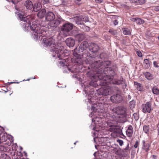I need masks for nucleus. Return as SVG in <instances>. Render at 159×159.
Wrapping results in <instances>:
<instances>
[{"mask_svg": "<svg viewBox=\"0 0 159 159\" xmlns=\"http://www.w3.org/2000/svg\"><path fill=\"white\" fill-rule=\"evenodd\" d=\"M43 42L45 47L50 48V51L53 53L52 56L56 57V58H59V66L65 67L69 71L73 72V71H71L68 67V59L62 58L65 57V55L64 51H63L64 47L61 44L57 43L55 40L52 38H43Z\"/></svg>", "mask_w": 159, "mask_h": 159, "instance_id": "1", "label": "nucleus"}, {"mask_svg": "<svg viewBox=\"0 0 159 159\" xmlns=\"http://www.w3.org/2000/svg\"><path fill=\"white\" fill-rule=\"evenodd\" d=\"M17 15L19 19L25 23L23 25V27L25 31L28 30L30 27L32 31V36L34 39L37 40L42 36V34L43 31L41 30L40 26L39 25L35 24L34 23H33L31 25L29 23L30 21L29 16H27L26 15L22 13H19Z\"/></svg>", "mask_w": 159, "mask_h": 159, "instance_id": "2", "label": "nucleus"}, {"mask_svg": "<svg viewBox=\"0 0 159 159\" xmlns=\"http://www.w3.org/2000/svg\"><path fill=\"white\" fill-rule=\"evenodd\" d=\"M95 58L89 57L85 60L86 63L91 64L92 68L96 70V69H99L98 70H101V68H103V66H109L111 64V62L110 61H107L104 62H101L100 61H94V59Z\"/></svg>", "mask_w": 159, "mask_h": 159, "instance_id": "3", "label": "nucleus"}, {"mask_svg": "<svg viewBox=\"0 0 159 159\" xmlns=\"http://www.w3.org/2000/svg\"><path fill=\"white\" fill-rule=\"evenodd\" d=\"M108 126L109 127V130L117 134H121L122 133V130L117 125V123L116 121L110 120L107 122Z\"/></svg>", "mask_w": 159, "mask_h": 159, "instance_id": "4", "label": "nucleus"}, {"mask_svg": "<svg viewBox=\"0 0 159 159\" xmlns=\"http://www.w3.org/2000/svg\"><path fill=\"white\" fill-rule=\"evenodd\" d=\"M89 45L87 41H84L80 44L79 47V51L83 52V53L82 54L83 57L86 59L89 57V55H90V52H89Z\"/></svg>", "mask_w": 159, "mask_h": 159, "instance_id": "5", "label": "nucleus"}, {"mask_svg": "<svg viewBox=\"0 0 159 159\" xmlns=\"http://www.w3.org/2000/svg\"><path fill=\"white\" fill-rule=\"evenodd\" d=\"M115 90L118 92L119 89L116 87H108L106 88H101L98 90L97 92V94L100 95L107 96L111 94L113 90Z\"/></svg>", "mask_w": 159, "mask_h": 159, "instance_id": "6", "label": "nucleus"}, {"mask_svg": "<svg viewBox=\"0 0 159 159\" xmlns=\"http://www.w3.org/2000/svg\"><path fill=\"white\" fill-rule=\"evenodd\" d=\"M71 21L75 22L78 25H83L84 23L82 22H85L88 21L89 20L87 17L82 15L76 16L70 19Z\"/></svg>", "mask_w": 159, "mask_h": 159, "instance_id": "7", "label": "nucleus"}, {"mask_svg": "<svg viewBox=\"0 0 159 159\" xmlns=\"http://www.w3.org/2000/svg\"><path fill=\"white\" fill-rule=\"evenodd\" d=\"M99 49L98 46L96 44L94 43H91L89 45V51H90V55L89 57L95 58L98 55V51Z\"/></svg>", "mask_w": 159, "mask_h": 159, "instance_id": "8", "label": "nucleus"}, {"mask_svg": "<svg viewBox=\"0 0 159 159\" xmlns=\"http://www.w3.org/2000/svg\"><path fill=\"white\" fill-rule=\"evenodd\" d=\"M112 111L114 113L118 115L122 116L125 118H126L129 113L128 111L125 107H118L114 108Z\"/></svg>", "mask_w": 159, "mask_h": 159, "instance_id": "9", "label": "nucleus"}, {"mask_svg": "<svg viewBox=\"0 0 159 159\" xmlns=\"http://www.w3.org/2000/svg\"><path fill=\"white\" fill-rule=\"evenodd\" d=\"M0 138L1 141V143H4V144H6L8 146H10L11 143L9 142V139H8L7 135V133L2 132L1 129H0Z\"/></svg>", "mask_w": 159, "mask_h": 159, "instance_id": "10", "label": "nucleus"}, {"mask_svg": "<svg viewBox=\"0 0 159 159\" xmlns=\"http://www.w3.org/2000/svg\"><path fill=\"white\" fill-rule=\"evenodd\" d=\"M142 111L144 113H150L152 110L151 103L150 102H147L145 104H143L141 106Z\"/></svg>", "mask_w": 159, "mask_h": 159, "instance_id": "11", "label": "nucleus"}, {"mask_svg": "<svg viewBox=\"0 0 159 159\" xmlns=\"http://www.w3.org/2000/svg\"><path fill=\"white\" fill-rule=\"evenodd\" d=\"M98 76V78L99 79L101 80V82H102V81H105V83L106 84H107L109 82L111 81L113 79L112 76L111 77L110 75H102V76L101 77V75H97Z\"/></svg>", "mask_w": 159, "mask_h": 159, "instance_id": "12", "label": "nucleus"}, {"mask_svg": "<svg viewBox=\"0 0 159 159\" xmlns=\"http://www.w3.org/2000/svg\"><path fill=\"white\" fill-rule=\"evenodd\" d=\"M73 25L72 24L68 23L64 24L61 30L62 31L68 32L71 30L73 28Z\"/></svg>", "mask_w": 159, "mask_h": 159, "instance_id": "13", "label": "nucleus"}, {"mask_svg": "<svg viewBox=\"0 0 159 159\" xmlns=\"http://www.w3.org/2000/svg\"><path fill=\"white\" fill-rule=\"evenodd\" d=\"M55 17V16L52 12L49 11L46 14V19L48 21H51L53 20Z\"/></svg>", "mask_w": 159, "mask_h": 159, "instance_id": "14", "label": "nucleus"}, {"mask_svg": "<svg viewBox=\"0 0 159 159\" xmlns=\"http://www.w3.org/2000/svg\"><path fill=\"white\" fill-rule=\"evenodd\" d=\"M107 66H103V68H101V71H102L103 70V73L105 74H111V72H114V71L111 67H107Z\"/></svg>", "mask_w": 159, "mask_h": 159, "instance_id": "15", "label": "nucleus"}, {"mask_svg": "<svg viewBox=\"0 0 159 159\" xmlns=\"http://www.w3.org/2000/svg\"><path fill=\"white\" fill-rule=\"evenodd\" d=\"M65 42L67 45L69 47H73L75 44L74 40L71 38H67Z\"/></svg>", "mask_w": 159, "mask_h": 159, "instance_id": "16", "label": "nucleus"}, {"mask_svg": "<svg viewBox=\"0 0 159 159\" xmlns=\"http://www.w3.org/2000/svg\"><path fill=\"white\" fill-rule=\"evenodd\" d=\"M113 92L116 93V94L111 96L110 99H119L120 98L121 96L120 94V91L119 89V92L114 90H113Z\"/></svg>", "mask_w": 159, "mask_h": 159, "instance_id": "17", "label": "nucleus"}, {"mask_svg": "<svg viewBox=\"0 0 159 159\" xmlns=\"http://www.w3.org/2000/svg\"><path fill=\"white\" fill-rule=\"evenodd\" d=\"M133 133V130L132 126L130 125L126 131V134L127 136L129 137H131Z\"/></svg>", "mask_w": 159, "mask_h": 159, "instance_id": "18", "label": "nucleus"}, {"mask_svg": "<svg viewBox=\"0 0 159 159\" xmlns=\"http://www.w3.org/2000/svg\"><path fill=\"white\" fill-rule=\"evenodd\" d=\"M24 6L27 9L31 10L33 7V4L31 1L26 0L24 3Z\"/></svg>", "mask_w": 159, "mask_h": 159, "instance_id": "19", "label": "nucleus"}, {"mask_svg": "<svg viewBox=\"0 0 159 159\" xmlns=\"http://www.w3.org/2000/svg\"><path fill=\"white\" fill-rule=\"evenodd\" d=\"M42 5L40 2H36L33 6V8L34 10L36 12L38 11L42 8Z\"/></svg>", "mask_w": 159, "mask_h": 159, "instance_id": "20", "label": "nucleus"}, {"mask_svg": "<svg viewBox=\"0 0 159 159\" xmlns=\"http://www.w3.org/2000/svg\"><path fill=\"white\" fill-rule=\"evenodd\" d=\"M134 87L139 91H142L143 90V87L142 85L137 82H135L134 83Z\"/></svg>", "mask_w": 159, "mask_h": 159, "instance_id": "21", "label": "nucleus"}, {"mask_svg": "<svg viewBox=\"0 0 159 159\" xmlns=\"http://www.w3.org/2000/svg\"><path fill=\"white\" fill-rule=\"evenodd\" d=\"M46 10L43 9L40 11L38 13L37 15L40 18H43L46 15Z\"/></svg>", "mask_w": 159, "mask_h": 159, "instance_id": "22", "label": "nucleus"}, {"mask_svg": "<svg viewBox=\"0 0 159 159\" xmlns=\"http://www.w3.org/2000/svg\"><path fill=\"white\" fill-rule=\"evenodd\" d=\"M60 23V21L59 20H56L52 22L50 24V25L52 27H56Z\"/></svg>", "mask_w": 159, "mask_h": 159, "instance_id": "23", "label": "nucleus"}, {"mask_svg": "<svg viewBox=\"0 0 159 159\" xmlns=\"http://www.w3.org/2000/svg\"><path fill=\"white\" fill-rule=\"evenodd\" d=\"M145 77L148 80H150L152 79V75L149 72H146L144 73Z\"/></svg>", "mask_w": 159, "mask_h": 159, "instance_id": "24", "label": "nucleus"}, {"mask_svg": "<svg viewBox=\"0 0 159 159\" xmlns=\"http://www.w3.org/2000/svg\"><path fill=\"white\" fill-rule=\"evenodd\" d=\"M143 65L146 69L148 68L150 66L149 60L147 59H144L143 61Z\"/></svg>", "mask_w": 159, "mask_h": 159, "instance_id": "25", "label": "nucleus"}, {"mask_svg": "<svg viewBox=\"0 0 159 159\" xmlns=\"http://www.w3.org/2000/svg\"><path fill=\"white\" fill-rule=\"evenodd\" d=\"M152 93L158 95L159 94V88L156 86H154L152 88Z\"/></svg>", "mask_w": 159, "mask_h": 159, "instance_id": "26", "label": "nucleus"}, {"mask_svg": "<svg viewBox=\"0 0 159 159\" xmlns=\"http://www.w3.org/2000/svg\"><path fill=\"white\" fill-rule=\"evenodd\" d=\"M77 49H74L73 55L74 57L76 58H79L80 57L81 54H79L77 52Z\"/></svg>", "mask_w": 159, "mask_h": 159, "instance_id": "27", "label": "nucleus"}, {"mask_svg": "<svg viewBox=\"0 0 159 159\" xmlns=\"http://www.w3.org/2000/svg\"><path fill=\"white\" fill-rule=\"evenodd\" d=\"M149 125H144L143 126V130L144 132L147 134L149 133Z\"/></svg>", "mask_w": 159, "mask_h": 159, "instance_id": "28", "label": "nucleus"}, {"mask_svg": "<svg viewBox=\"0 0 159 159\" xmlns=\"http://www.w3.org/2000/svg\"><path fill=\"white\" fill-rule=\"evenodd\" d=\"M1 159H11V157L7 154H3L1 155Z\"/></svg>", "mask_w": 159, "mask_h": 159, "instance_id": "29", "label": "nucleus"}, {"mask_svg": "<svg viewBox=\"0 0 159 159\" xmlns=\"http://www.w3.org/2000/svg\"><path fill=\"white\" fill-rule=\"evenodd\" d=\"M142 143L143 144L142 148L145 149V148H146L147 147H149V144L148 143H146L144 140L143 141Z\"/></svg>", "mask_w": 159, "mask_h": 159, "instance_id": "30", "label": "nucleus"}, {"mask_svg": "<svg viewBox=\"0 0 159 159\" xmlns=\"http://www.w3.org/2000/svg\"><path fill=\"white\" fill-rule=\"evenodd\" d=\"M123 33L125 35H129L130 33V31L128 29H124L123 30Z\"/></svg>", "mask_w": 159, "mask_h": 159, "instance_id": "31", "label": "nucleus"}, {"mask_svg": "<svg viewBox=\"0 0 159 159\" xmlns=\"http://www.w3.org/2000/svg\"><path fill=\"white\" fill-rule=\"evenodd\" d=\"M77 37L79 38L78 41L79 42L82 41L85 37L84 35L81 34H80L78 35Z\"/></svg>", "mask_w": 159, "mask_h": 159, "instance_id": "32", "label": "nucleus"}, {"mask_svg": "<svg viewBox=\"0 0 159 159\" xmlns=\"http://www.w3.org/2000/svg\"><path fill=\"white\" fill-rule=\"evenodd\" d=\"M122 80H115L112 82L113 84H117L119 85L120 84L122 83Z\"/></svg>", "mask_w": 159, "mask_h": 159, "instance_id": "33", "label": "nucleus"}, {"mask_svg": "<svg viewBox=\"0 0 159 159\" xmlns=\"http://www.w3.org/2000/svg\"><path fill=\"white\" fill-rule=\"evenodd\" d=\"M89 84L90 85L94 87H96L98 85L97 82L95 81H92L89 83Z\"/></svg>", "mask_w": 159, "mask_h": 159, "instance_id": "34", "label": "nucleus"}, {"mask_svg": "<svg viewBox=\"0 0 159 159\" xmlns=\"http://www.w3.org/2000/svg\"><path fill=\"white\" fill-rule=\"evenodd\" d=\"M7 150L6 147L3 145H0V151H5Z\"/></svg>", "mask_w": 159, "mask_h": 159, "instance_id": "35", "label": "nucleus"}, {"mask_svg": "<svg viewBox=\"0 0 159 159\" xmlns=\"http://www.w3.org/2000/svg\"><path fill=\"white\" fill-rule=\"evenodd\" d=\"M9 2H11L14 4H16L21 0H6Z\"/></svg>", "mask_w": 159, "mask_h": 159, "instance_id": "36", "label": "nucleus"}, {"mask_svg": "<svg viewBox=\"0 0 159 159\" xmlns=\"http://www.w3.org/2000/svg\"><path fill=\"white\" fill-rule=\"evenodd\" d=\"M136 22L139 24H141L144 23V21L140 18H137Z\"/></svg>", "mask_w": 159, "mask_h": 159, "instance_id": "37", "label": "nucleus"}, {"mask_svg": "<svg viewBox=\"0 0 159 159\" xmlns=\"http://www.w3.org/2000/svg\"><path fill=\"white\" fill-rule=\"evenodd\" d=\"M12 159H17L19 158L18 157V156L16 153L14 152L13 154H12Z\"/></svg>", "mask_w": 159, "mask_h": 159, "instance_id": "38", "label": "nucleus"}, {"mask_svg": "<svg viewBox=\"0 0 159 159\" xmlns=\"http://www.w3.org/2000/svg\"><path fill=\"white\" fill-rule=\"evenodd\" d=\"M133 100H132V101H131L129 103V104L131 108H133L134 107L135 105L134 103Z\"/></svg>", "mask_w": 159, "mask_h": 159, "instance_id": "39", "label": "nucleus"}, {"mask_svg": "<svg viewBox=\"0 0 159 159\" xmlns=\"http://www.w3.org/2000/svg\"><path fill=\"white\" fill-rule=\"evenodd\" d=\"M116 141L119 143V145L120 146H122L124 144L123 141L120 139H118L116 140Z\"/></svg>", "mask_w": 159, "mask_h": 159, "instance_id": "40", "label": "nucleus"}, {"mask_svg": "<svg viewBox=\"0 0 159 159\" xmlns=\"http://www.w3.org/2000/svg\"><path fill=\"white\" fill-rule=\"evenodd\" d=\"M100 120V119H99L98 118H96L95 119H93L92 120V121L93 122H94L95 123L97 124V122H99Z\"/></svg>", "mask_w": 159, "mask_h": 159, "instance_id": "41", "label": "nucleus"}, {"mask_svg": "<svg viewBox=\"0 0 159 159\" xmlns=\"http://www.w3.org/2000/svg\"><path fill=\"white\" fill-rule=\"evenodd\" d=\"M146 2L145 0H138V2L140 4H144Z\"/></svg>", "mask_w": 159, "mask_h": 159, "instance_id": "42", "label": "nucleus"}, {"mask_svg": "<svg viewBox=\"0 0 159 159\" xmlns=\"http://www.w3.org/2000/svg\"><path fill=\"white\" fill-rule=\"evenodd\" d=\"M50 0H41L43 4H47L49 2Z\"/></svg>", "mask_w": 159, "mask_h": 159, "instance_id": "43", "label": "nucleus"}, {"mask_svg": "<svg viewBox=\"0 0 159 159\" xmlns=\"http://www.w3.org/2000/svg\"><path fill=\"white\" fill-rule=\"evenodd\" d=\"M109 32L112 34H115L116 33V30H109Z\"/></svg>", "mask_w": 159, "mask_h": 159, "instance_id": "44", "label": "nucleus"}, {"mask_svg": "<svg viewBox=\"0 0 159 159\" xmlns=\"http://www.w3.org/2000/svg\"><path fill=\"white\" fill-rule=\"evenodd\" d=\"M138 56L141 57L142 56V54L140 51H138L136 52Z\"/></svg>", "mask_w": 159, "mask_h": 159, "instance_id": "45", "label": "nucleus"}, {"mask_svg": "<svg viewBox=\"0 0 159 159\" xmlns=\"http://www.w3.org/2000/svg\"><path fill=\"white\" fill-rule=\"evenodd\" d=\"M112 102L116 103H120L121 102V100H111Z\"/></svg>", "mask_w": 159, "mask_h": 159, "instance_id": "46", "label": "nucleus"}, {"mask_svg": "<svg viewBox=\"0 0 159 159\" xmlns=\"http://www.w3.org/2000/svg\"><path fill=\"white\" fill-rule=\"evenodd\" d=\"M133 116L134 119L136 120H137L138 119V114L136 113H134L133 114Z\"/></svg>", "mask_w": 159, "mask_h": 159, "instance_id": "47", "label": "nucleus"}, {"mask_svg": "<svg viewBox=\"0 0 159 159\" xmlns=\"http://www.w3.org/2000/svg\"><path fill=\"white\" fill-rule=\"evenodd\" d=\"M139 144V143L138 141H136L135 142V144L134 145V147L135 148H137L138 147Z\"/></svg>", "mask_w": 159, "mask_h": 159, "instance_id": "48", "label": "nucleus"}, {"mask_svg": "<svg viewBox=\"0 0 159 159\" xmlns=\"http://www.w3.org/2000/svg\"><path fill=\"white\" fill-rule=\"evenodd\" d=\"M153 64L154 66L155 67H159V66H158V65H157L158 63L156 61H154L153 62Z\"/></svg>", "mask_w": 159, "mask_h": 159, "instance_id": "49", "label": "nucleus"}, {"mask_svg": "<svg viewBox=\"0 0 159 159\" xmlns=\"http://www.w3.org/2000/svg\"><path fill=\"white\" fill-rule=\"evenodd\" d=\"M131 3H137L138 0H129Z\"/></svg>", "mask_w": 159, "mask_h": 159, "instance_id": "50", "label": "nucleus"}, {"mask_svg": "<svg viewBox=\"0 0 159 159\" xmlns=\"http://www.w3.org/2000/svg\"><path fill=\"white\" fill-rule=\"evenodd\" d=\"M157 134L158 135H159V122L157 125Z\"/></svg>", "mask_w": 159, "mask_h": 159, "instance_id": "51", "label": "nucleus"}, {"mask_svg": "<svg viewBox=\"0 0 159 159\" xmlns=\"http://www.w3.org/2000/svg\"><path fill=\"white\" fill-rule=\"evenodd\" d=\"M95 1L97 3H101L103 2V0H95Z\"/></svg>", "mask_w": 159, "mask_h": 159, "instance_id": "52", "label": "nucleus"}, {"mask_svg": "<svg viewBox=\"0 0 159 159\" xmlns=\"http://www.w3.org/2000/svg\"><path fill=\"white\" fill-rule=\"evenodd\" d=\"M129 148V144L128 143L126 148L124 149L125 150H128Z\"/></svg>", "mask_w": 159, "mask_h": 159, "instance_id": "53", "label": "nucleus"}, {"mask_svg": "<svg viewBox=\"0 0 159 159\" xmlns=\"http://www.w3.org/2000/svg\"><path fill=\"white\" fill-rule=\"evenodd\" d=\"M118 22L117 20H115V21L114 22V24L115 25H118Z\"/></svg>", "mask_w": 159, "mask_h": 159, "instance_id": "54", "label": "nucleus"}, {"mask_svg": "<svg viewBox=\"0 0 159 159\" xmlns=\"http://www.w3.org/2000/svg\"><path fill=\"white\" fill-rule=\"evenodd\" d=\"M136 20H137V18H133L131 19V20L132 21H134V22H136Z\"/></svg>", "mask_w": 159, "mask_h": 159, "instance_id": "55", "label": "nucleus"}, {"mask_svg": "<svg viewBox=\"0 0 159 159\" xmlns=\"http://www.w3.org/2000/svg\"><path fill=\"white\" fill-rule=\"evenodd\" d=\"M155 9L156 11H159V6H156L155 7Z\"/></svg>", "mask_w": 159, "mask_h": 159, "instance_id": "56", "label": "nucleus"}, {"mask_svg": "<svg viewBox=\"0 0 159 159\" xmlns=\"http://www.w3.org/2000/svg\"><path fill=\"white\" fill-rule=\"evenodd\" d=\"M92 102L91 101V100H89V101L88 102L87 104L88 105V103H90V104H93V103H92Z\"/></svg>", "mask_w": 159, "mask_h": 159, "instance_id": "57", "label": "nucleus"}, {"mask_svg": "<svg viewBox=\"0 0 159 159\" xmlns=\"http://www.w3.org/2000/svg\"><path fill=\"white\" fill-rule=\"evenodd\" d=\"M149 147H147V148H145V149H144V150H145V151L146 152H148L149 151Z\"/></svg>", "mask_w": 159, "mask_h": 159, "instance_id": "58", "label": "nucleus"}, {"mask_svg": "<svg viewBox=\"0 0 159 159\" xmlns=\"http://www.w3.org/2000/svg\"><path fill=\"white\" fill-rule=\"evenodd\" d=\"M152 156L153 157V158L154 159L156 158L157 157L156 156H155L154 155H152Z\"/></svg>", "mask_w": 159, "mask_h": 159, "instance_id": "59", "label": "nucleus"}, {"mask_svg": "<svg viewBox=\"0 0 159 159\" xmlns=\"http://www.w3.org/2000/svg\"><path fill=\"white\" fill-rule=\"evenodd\" d=\"M84 91L85 92V93H87V91L85 90V89L84 90Z\"/></svg>", "mask_w": 159, "mask_h": 159, "instance_id": "60", "label": "nucleus"}, {"mask_svg": "<svg viewBox=\"0 0 159 159\" xmlns=\"http://www.w3.org/2000/svg\"><path fill=\"white\" fill-rule=\"evenodd\" d=\"M95 139H96V138H94V142H96Z\"/></svg>", "mask_w": 159, "mask_h": 159, "instance_id": "61", "label": "nucleus"}, {"mask_svg": "<svg viewBox=\"0 0 159 159\" xmlns=\"http://www.w3.org/2000/svg\"><path fill=\"white\" fill-rule=\"evenodd\" d=\"M91 98H88V99H89V100L91 99V98H92V96H91Z\"/></svg>", "mask_w": 159, "mask_h": 159, "instance_id": "62", "label": "nucleus"}, {"mask_svg": "<svg viewBox=\"0 0 159 159\" xmlns=\"http://www.w3.org/2000/svg\"><path fill=\"white\" fill-rule=\"evenodd\" d=\"M87 28L88 29V30H89V28L88 27H87Z\"/></svg>", "mask_w": 159, "mask_h": 159, "instance_id": "63", "label": "nucleus"}, {"mask_svg": "<svg viewBox=\"0 0 159 159\" xmlns=\"http://www.w3.org/2000/svg\"><path fill=\"white\" fill-rule=\"evenodd\" d=\"M158 39H159V36L158 37Z\"/></svg>", "mask_w": 159, "mask_h": 159, "instance_id": "64", "label": "nucleus"}]
</instances>
